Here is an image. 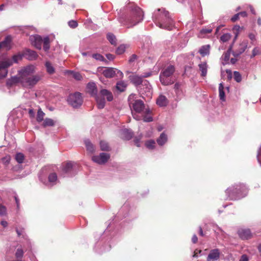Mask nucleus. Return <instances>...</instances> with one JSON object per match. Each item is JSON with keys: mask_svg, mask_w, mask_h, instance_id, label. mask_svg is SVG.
Returning a JSON list of instances; mask_svg holds the SVG:
<instances>
[{"mask_svg": "<svg viewBox=\"0 0 261 261\" xmlns=\"http://www.w3.org/2000/svg\"><path fill=\"white\" fill-rule=\"evenodd\" d=\"M30 40L32 44L37 49H40L42 46V38L38 35L31 36L30 37Z\"/></svg>", "mask_w": 261, "mask_h": 261, "instance_id": "obj_13", "label": "nucleus"}, {"mask_svg": "<svg viewBox=\"0 0 261 261\" xmlns=\"http://www.w3.org/2000/svg\"><path fill=\"white\" fill-rule=\"evenodd\" d=\"M257 160H258V162L259 163L260 165H261V146L258 151V154H257Z\"/></svg>", "mask_w": 261, "mask_h": 261, "instance_id": "obj_51", "label": "nucleus"}, {"mask_svg": "<svg viewBox=\"0 0 261 261\" xmlns=\"http://www.w3.org/2000/svg\"><path fill=\"white\" fill-rule=\"evenodd\" d=\"M152 19L155 24L163 29L171 30L174 26V21L169 15L168 11L164 8L158 9L154 11Z\"/></svg>", "mask_w": 261, "mask_h": 261, "instance_id": "obj_3", "label": "nucleus"}, {"mask_svg": "<svg viewBox=\"0 0 261 261\" xmlns=\"http://www.w3.org/2000/svg\"><path fill=\"white\" fill-rule=\"evenodd\" d=\"M137 59V56L136 55H132L129 59V62L130 63L134 62Z\"/></svg>", "mask_w": 261, "mask_h": 261, "instance_id": "obj_53", "label": "nucleus"}, {"mask_svg": "<svg viewBox=\"0 0 261 261\" xmlns=\"http://www.w3.org/2000/svg\"><path fill=\"white\" fill-rule=\"evenodd\" d=\"M219 92L220 99L222 101H225V92H224V90L220 91H219Z\"/></svg>", "mask_w": 261, "mask_h": 261, "instance_id": "obj_49", "label": "nucleus"}, {"mask_svg": "<svg viewBox=\"0 0 261 261\" xmlns=\"http://www.w3.org/2000/svg\"><path fill=\"white\" fill-rule=\"evenodd\" d=\"M73 164L71 162L66 163L62 167V171L64 173L66 174L69 172L72 169Z\"/></svg>", "mask_w": 261, "mask_h": 261, "instance_id": "obj_27", "label": "nucleus"}, {"mask_svg": "<svg viewBox=\"0 0 261 261\" xmlns=\"http://www.w3.org/2000/svg\"><path fill=\"white\" fill-rule=\"evenodd\" d=\"M72 76L75 80L78 81H80L82 79V76L79 72H72Z\"/></svg>", "mask_w": 261, "mask_h": 261, "instance_id": "obj_45", "label": "nucleus"}, {"mask_svg": "<svg viewBox=\"0 0 261 261\" xmlns=\"http://www.w3.org/2000/svg\"><path fill=\"white\" fill-rule=\"evenodd\" d=\"M192 241L193 243H197V242L198 241V238H197V237L196 234H194L192 238Z\"/></svg>", "mask_w": 261, "mask_h": 261, "instance_id": "obj_59", "label": "nucleus"}, {"mask_svg": "<svg viewBox=\"0 0 261 261\" xmlns=\"http://www.w3.org/2000/svg\"><path fill=\"white\" fill-rule=\"evenodd\" d=\"M87 92L91 95L96 96L97 93V90L96 84L93 82H90L87 86Z\"/></svg>", "mask_w": 261, "mask_h": 261, "instance_id": "obj_17", "label": "nucleus"}, {"mask_svg": "<svg viewBox=\"0 0 261 261\" xmlns=\"http://www.w3.org/2000/svg\"><path fill=\"white\" fill-rule=\"evenodd\" d=\"M12 65V61L9 59L0 62V79L6 77L8 74L7 68Z\"/></svg>", "mask_w": 261, "mask_h": 261, "instance_id": "obj_9", "label": "nucleus"}, {"mask_svg": "<svg viewBox=\"0 0 261 261\" xmlns=\"http://www.w3.org/2000/svg\"><path fill=\"white\" fill-rule=\"evenodd\" d=\"M107 39L112 44H115L116 43V39L115 36L112 33H108L107 34Z\"/></svg>", "mask_w": 261, "mask_h": 261, "instance_id": "obj_35", "label": "nucleus"}, {"mask_svg": "<svg viewBox=\"0 0 261 261\" xmlns=\"http://www.w3.org/2000/svg\"><path fill=\"white\" fill-rule=\"evenodd\" d=\"M248 36L250 40L252 41L254 40L255 39V35L253 33H250Z\"/></svg>", "mask_w": 261, "mask_h": 261, "instance_id": "obj_58", "label": "nucleus"}, {"mask_svg": "<svg viewBox=\"0 0 261 261\" xmlns=\"http://www.w3.org/2000/svg\"><path fill=\"white\" fill-rule=\"evenodd\" d=\"M24 56L29 60H34L37 58L38 55L36 51L30 49L26 50Z\"/></svg>", "mask_w": 261, "mask_h": 261, "instance_id": "obj_19", "label": "nucleus"}, {"mask_svg": "<svg viewBox=\"0 0 261 261\" xmlns=\"http://www.w3.org/2000/svg\"><path fill=\"white\" fill-rule=\"evenodd\" d=\"M125 45L124 44H121L117 48L116 50V53L118 55H121L125 51Z\"/></svg>", "mask_w": 261, "mask_h": 261, "instance_id": "obj_40", "label": "nucleus"}, {"mask_svg": "<svg viewBox=\"0 0 261 261\" xmlns=\"http://www.w3.org/2000/svg\"><path fill=\"white\" fill-rule=\"evenodd\" d=\"M85 144L87 148V150L90 152H92L94 151V147L92 144L90 142L89 140H86L85 141Z\"/></svg>", "mask_w": 261, "mask_h": 261, "instance_id": "obj_33", "label": "nucleus"}, {"mask_svg": "<svg viewBox=\"0 0 261 261\" xmlns=\"http://www.w3.org/2000/svg\"><path fill=\"white\" fill-rule=\"evenodd\" d=\"M201 252V250H197L196 249L195 251H194V253L193 255V257H197L198 256V253H200Z\"/></svg>", "mask_w": 261, "mask_h": 261, "instance_id": "obj_61", "label": "nucleus"}, {"mask_svg": "<svg viewBox=\"0 0 261 261\" xmlns=\"http://www.w3.org/2000/svg\"><path fill=\"white\" fill-rule=\"evenodd\" d=\"M106 57L109 60H113L114 59V56L110 54H107Z\"/></svg>", "mask_w": 261, "mask_h": 261, "instance_id": "obj_57", "label": "nucleus"}, {"mask_svg": "<svg viewBox=\"0 0 261 261\" xmlns=\"http://www.w3.org/2000/svg\"><path fill=\"white\" fill-rule=\"evenodd\" d=\"M175 71L173 65H169L165 70L162 71L160 75V80L164 85H169L173 83L171 76Z\"/></svg>", "mask_w": 261, "mask_h": 261, "instance_id": "obj_6", "label": "nucleus"}, {"mask_svg": "<svg viewBox=\"0 0 261 261\" xmlns=\"http://www.w3.org/2000/svg\"><path fill=\"white\" fill-rule=\"evenodd\" d=\"M10 160V157L9 156H6L3 159V162L5 164H8Z\"/></svg>", "mask_w": 261, "mask_h": 261, "instance_id": "obj_56", "label": "nucleus"}, {"mask_svg": "<svg viewBox=\"0 0 261 261\" xmlns=\"http://www.w3.org/2000/svg\"><path fill=\"white\" fill-rule=\"evenodd\" d=\"M21 58V56L19 55H15L12 58V60L14 63H17L19 60H20Z\"/></svg>", "mask_w": 261, "mask_h": 261, "instance_id": "obj_50", "label": "nucleus"}, {"mask_svg": "<svg viewBox=\"0 0 261 261\" xmlns=\"http://www.w3.org/2000/svg\"><path fill=\"white\" fill-rule=\"evenodd\" d=\"M220 255V250L218 249H214L211 250L207 255V261H215L219 259Z\"/></svg>", "mask_w": 261, "mask_h": 261, "instance_id": "obj_15", "label": "nucleus"}, {"mask_svg": "<svg viewBox=\"0 0 261 261\" xmlns=\"http://www.w3.org/2000/svg\"><path fill=\"white\" fill-rule=\"evenodd\" d=\"M179 87L180 84H179L178 83H176L174 85V88L176 91H177L179 89Z\"/></svg>", "mask_w": 261, "mask_h": 261, "instance_id": "obj_62", "label": "nucleus"}, {"mask_svg": "<svg viewBox=\"0 0 261 261\" xmlns=\"http://www.w3.org/2000/svg\"><path fill=\"white\" fill-rule=\"evenodd\" d=\"M68 103L73 108H77L83 103V98L79 92H75L69 95L67 99Z\"/></svg>", "mask_w": 261, "mask_h": 261, "instance_id": "obj_8", "label": "nucleus"}, {"mask_svg": "<svg viewBox=\"0 0 261 261\" xmlns=\"http://www.w3.org/2000/svg\"><path fill=\"white\" fill-rule=\"evenodd\" d=\"M110 158V155L107 153H101L99 155H94L92 156L93 162L98 164H103L106 163Z\"/></svg>", "mask_w": 261, "mask_h": 261, "instance_id": "obj_12", "label": "nucleus"}, {"mask_svg": "<svg viewBox=\"0 0 261 261\" xmlns=\"http://www.w3.org/2000/svg\"><path fill=\"white\" fill-rule=\"evenodd\" d=\"M135 96V94H131L128 98L134 118L137 120L143 119L145 122L152 121L153 118L149 108H146L144 103L141 100H133Z\"/></svg>", "mask_w": 261, "mask_h": 261, "instance_id": "obj_2", "label": "nucleus"}, {"mask_svg": "<svg viewBox=\"0 0 261 261\" xmlns=\"http://www.w3.org/2000/svg\"><path fill=\"white\" fill-rule=\"evenodd\" d=\"M102 98L106 97L109 101H111L113 99V96L111 92L106 89H102L100 91V95Z\"/></svg>", "mask_w": 261, "mask_h": 261, "instance_id": "obj_18", "label": "nucleus"}, {"mask_svg": "<svg viewBox=\"0 0 261 261\" xmlns=\"http://www.w3.org/2000/svg\"><path fill=\"white\" fill-rule=\"evenodd\" d=\"M247 188L244 185H236V187L228 188L226 193L231 200H236L245 196L247 193Z\"/></svg>", "mask_w": 261, "mask_h": 261, "instance_id": "obj_5", "label": "nucleus"}, {"mask_svg": "<svg viewBox=\"0 0 261 261\" xmlns=\"http://www.w3.org/2000/svg\"><path fill=\"white\" fill-rule=\"evenodd\" d=\"M141 92L142 94H145L148 97L151 96L152 93V87L148 81H144L141 88Z\"/></svg>", "mask_w": 261, "mask_h": 261, "instance_id": "obj_11", "label": "nucleus"}, {"mask_svg": "<svg viewBox=\"0 0 261 261\" xmlns=\"http://www.w3.org/2000/svg\"><path fill=\"white\" fill-rule=\"evenodd\" d=\"M69 26L71 28H75L77 27L78 24L76 21L70 20L68 22Z\"/></svg>", "mask_w": 261, "mask_h": 261, "instance_id": "obj_46", "label": "nucleus"}, {"mask_svg": "<svg viewBox=\"0 0 261 261\" xmlns=\"http://www.w3.org/2000/svg\"><path fill=\"white\" fill-rule=\"evenodd\" d=\"M231 50V47H230L226 52L224 53L222 56V58H223L224 61L225 62V63H227L229 60Z\"/></svg>", "mask_w": 261, "mask_h": 261, "instance_id": "obj_30", "label": "nucleus"}, {"mask_svg": "<svg viewBox=\"0 0 261 261\" xmlns=\"http://www.w3.org/2000/svg\"><path fill=\"white\" fill-rule=\"evenodd\" d=\"M152 74V72H148L143 73L141 76L136 74H132L129 75V79L130 82L136 86L140 85L143 83V78L147 77Z\"/></svg>", "mask_w": 261, "mask_h": 261, "instance_id": "obj_10", "label": "nucleus"}, {"mask_svg": "<svg viewBox=\"0 0 261 261\" xmlns=\"http://www.w3.org/2000/svg\"><path fill=\"white\" fill-rule=\"evenodd\" d=\"M35 67L30 65L24 67L19 71L18 76H14L9 79L7 84L11 86L13 84L20 83L24 88H33L42 79V76L39 74H34Z\"/></svg>", "mask_w": 261, "mask_h": 261, "instance_id": "obj_1", "label": "nucleus"}, {"mask_svg": "<svg viewBox=\"0 0 261 261\" xmlns=\"http://www.w3.org/2000/svg\"><path fill=\"white\" fill-rule=\"evenodd\" d=\"M248 260H249V259H248V256L244 254L241 256L239 261H248Z\"/></svg>", "mask_w": 261, "mask_h": 261, "instance_id": "obj_55", "label": "nucleus"}, {"mask_svg": "<svg viewBox=\"0 0 261 261\" xmlns=\"http://www.w3.org/2000/svg\"><path fill=\"white\" fill-rule=\"evenodd\" d=\"M167 141V137L166 135L163 133L161 134L160 137L157 140V142L159 145L162 146Z\"/></svg>", "mask_w": 261, "mask_h": 261, "instance_id": "obj_26", "label": "nucleus"}, {"mask_svg": "<svg viewBox=\"0 0 261 261\" xmlns=\"http://www.w3.org/2000/svg\"><path fill=\"white\" fill-rule=\"evenodd\" d=\"M23 251L21 249H17L16 252L15 253L16 257L18 258H21L23 256Z\"/></svg>", "mask_w": 261, "mask_h": 261, "instance_id": "obj_44", "label": "nucleus"}, {"mask_svg": "<svg viewBox=\"0 0 261 261\" xmlns=\"http://www.w3.org/2000/svg\"><path fill=\"white\" fill-rule=\"evenodd\" d=\"M259 49L257 47L254 48L252 50V57H254L259 54Z\"/></svg>", "mask_w": 261, "mask_h": 261, "instance_id": "obj_52", "label": "nucleus"}, {"mask_svg": "<svg viewBox=\"0 0 261 261\" xmlns=\"http://www.w3.org/2000/svg\"><path fill=\"white\" fill-rule=\"evenodd\" d=\"M247 47V44L246 43H242L240 44V47L238 51L235 52L234 53V56H239L240 54H242L246 49Z\"/></svg>", "mask_w": 261, "mask_h": 261, "instance_id": "obj_28", "label": "nucleus"}, {"mask_svg": "<svg viewBox=\"0 0 261 261\" xmlns=\"http://www.w3.org/2000/svg\"><path fill=\"white\" fill-rule=\"evenodd\" d=\"M45 66L48 73L53 74L55 73V68L49 62H46Z\"/></svg>", "mask_w": 261, "mask_h": 261, "instance_id": "obj_29", "label": "nucleus"}, {"mask_svg": "<svg viewBox=\"0 0 261 261\" xmlns=\"http://www.w3.org/2000/svg\"><path fill=\"white\" fill-rule=\"evenodd\" d=\"M127 85V84L125 82L119 81L117 82L116 87L117 90L120 92H123L125 90Z\"/></svg>", "mask_w": 261, "mask_h": 261, "instance_id": "obj_25", "label": "nucleus"}, {"mask_svg": "<svg viewBox=\"0 0 261 261\" xmlns=\"http://www.w3.org/2000/svg\"><path fill=\"white\" fill-rule=\"evenodd\" d=\"M54 124H55L54 121L53 119H50V118H45V120H44V122L43 123V125L44 127L52 126H54Z\"/></svg>", "mask_w": 261, "mask_h": 261, "instance_id": "obj_32", "label": "nucleus"}, {"mask_svg": "<svg viewBox=\"0 0 261 261\" xmlns=\"http://www.w3.org/2000/svg\"><path fill=\"white\" fill-rule=\"evenodd\" d=\"M234 79L237 82H240L242 80V76L238 71H234L233 73Z\"/></svg>", "mask_w": 261, "mask_h": 261, "instance_id": "obj_43", "label": "nucleus"}, {"mask_svg": "<svg viewBox=\"0 0 261 261\" xmlns=\"http://www.w3.org/2000/svg\"><path fill=\"white\" fill-rule=\"evenodd\" d=\"M57 179V175L55 173H52L48 176V181L51 183H54Z\"/></svg>", "mask_w": 261, "mask_h": 261, "instance_id": "obj_39", "label": "nucleus"}, {"mask_svg": "<svg viewBox=\"0 0 261 261\" xmlns=\"http://www.w3.org/2000/svg\"><path fill=\"white\" fill-rule=\"evenodd\" d=\"M12 38L10 36H7L5 40L0 42V49L6 48L9 50L11 48Z\"/></svg>", "mask_w": 261, "mask_h": 261, "instance_id": "obj_16", "label": "nucleus"}, {"mask_svg": "<svg viewBox=\"0 0 261 261\" xmlns=\"http://www.w3.org/2000/svg\"><path fill=\"white\" fill-rule=\"evenodd\" d=\"M239 17H240V15L238 13L235 14L233 17H231V20L232 22H235L236 21H237V20L239 19Z\"/></svg>", "mask_w": 261, "mask_h": 261, "instance_id": "obj_54", "label": "nucleus"}, {"mask_svg": "<svg viewBox=\"0 0 261 261\" xmlns=\"http://www.w3.org/2000/svg\"><path fill=\"white\" fill-rule=\"evenodd\" d=\"M133 132L128 129H124L121 131V136L123 139L129 140L133 137Z\"/></svg>", "mask_w": 261, "mask_h": 261, "instance_id": "obj_21", "label": "nucleus"}, {"mask_svg": "<svg viewBox=\"0 0 261 261\" xmlns=\"http://www.w3.org/2000/svg\"><path fill=\"white\" fill-rule=\"evenodd\" d=\"M212 30L211 29H203L201 30L200 34H207L211 33Z\"/></svg>", "mask_w": 261, "mask_h": 261, "instance_id": "obj_48", "label": "nucleus"}, {"mask_svg": "<svg viewBox=\"0 0 261 261\" xmlns=\"http://www.w3.org/2000/svg\"><path fill=\"white\" fill-rule=\"evenodd\" d=\"M239 14L240 16H241L243 17H247V14L246 12H245V11L241 12L239 13Z\"/></svg>", "mask_w": 261, "mask_h": 261, "instance_id": "obj_60", "label": "nucleus"}, {"mask_svg": "<svg viewBox=\"0 0 261 261\" xmlns=\"http://www.w3.org/2000/svg\"><path fill=\"white\" fill-rule=\"evenodd\" d=\"M199 70L201 72V75L202 76H205L207 74V70L208 66L206 62H202L198 65Z\"/></svg>", "mask_w": 261, "mask_h": 261, "instance_id": "obj_23", "label": "nucleus"}, {"mask_svg": "<svg viewBox=\"0 0 261 261\" xmlns=\"http://www.w3.org/2000/svg\"><path fill=\"white\" fill-rule=\"evenodd\" d=\"M168 102V99L163 95H160L156 99V103L160 107H165L167 105Z\"/></svg>", "mask_w": 261, "mask_h": 261, "instance_id": "obj_22", "label": "nucleus"}, {"mask_svg": "<svg viewBox=\"0 0 261 261\" xmlns=\"http://www.w3.org/2000/svg\"><path fill=\"white\" fill-rule=\"evenodd\" d=\"M42 43H43V49L45 51H47L50 47L49 37H46L42 39Z\"/></svg>", "mask_w": 261, "mask_h": 261, "instance_id": "obj_31", "label": "nucleus"}, {"mask_svg": "<svg viewBox=\"0 0 261 261\" xmlns=\"http://www.w3.org/2000/svg\"><path fill=\"white\" fill-rule=\"evenodd\" d=\"M6 214V208L5 206L0 204V216H4Z\"/></svg>", "mask_w": 261, "mask_h": 261, "instance_id": "obj_47", "label": "nucleus"}, {"mask_svg": "<svg viewBox=\"0 0 261 261\" xmlns=\"http://www.w3.org/2000/svg\"><path fill=\"white\" fill-rule=\"evenodd\" d=\"M199 53L202 57L208 55L210 53V45L207 44L202 46L199 48Z\"/></svg>", "mask_w": 261, "mask_h": 261, "instance_id": "obj_20", "label": "nucleus"}, {"mask_svg": "<svg viewBox=\"0 0 261 261\" xmlns=\"http://www.w3.org/2000/svg\"><path fill=\"white\" fill-rule=\"evenodd\" d=\"M24 159V155L21 153H18L15 155V159L18 163H22Z\"/></svg>", "mask_w": 261, "mask_h": 261, "instance_id": "obj_37", "label": "nucleus"}, {"mask_svg": "<svg viewBox=\"0 0 261 261\" xmlns=\"http://www.w3.org/2000/svg\"><path fill=\"white\" fill-rule=\"evenodd\" d=\"M134 142H135V145L138 146V147H139L140 146V144H139V139H135V140H134Z\"/></svg>", "mask_w": 261, "mask_h": 261, "instance_id": "obj_64", "label": "nucleus"}, {"mask_svg": "<svg viewBox=\"0 0 261 261\" xmlns=\"http://www.w3.org/2000/svg\"><path fill=\"white\" fill-rule=\"evenodd\" d=\"M231 36L229 34L226 33L223 34L220 38V40L223 42H225L230 39Z\"/></svg>", "mask_w": 261, "mask_h": 261, "instance_id": "obj_41", "label": "nucleus"}, {"mask_svg": "<svg viewBox=\"0 0 261 261\" xmlns=\"http://www.w3.org/2000/svg\"><path fill=\"white\" fill-rule=\"evenodd\" d=\"M154 145H155V142L154 140H152L147 141L145 143L146 146L149 149H153L154 147Z\"/></svg>", "mask_w": 261, "mask_h": 261, "instance_id": "obj_42", "label": "nucleus"}, {"mask_svg": "<svg viewBox=\"0 0 261 261\" xmlns=\"http://www.w3.org/2000/svg\"><path fill=\"white\" fill-rule=\"evenodd\" d=\"M95 97L97 102L98 108L99 109H103L105 106V98L101 97L100 96L98 95H96Z\"/></svg>", "mask_w": 261, "mask_h": 261, "instance_id": "obj_24", "label": "nucleus"}, {"mask_svg": "<svg viewBox=\"0 0 261 261\" xmlns=\"http://www.w3.org/2000/svg\"><path fill=\"white\" fill-rule=\"evenodd\" d=\"M98 71L101 72L107 78L113 77L115 75H117L120 78H122L123 76V73L120 70L112 67L104 68L103 67H99L98 68Z\"/></svg>", "mask_w": 261, "mask_h": 261, "instance_id": "obj_7", "label": "nucleus"}, {"mask_svg": "<svg viewBox=\"0 0 261 261\" xmlns=\"http://www.w3.org/2000/svg\"><path fill=\"white\" fill-rule=\"evenodd\" d=\"M249 8L250 10V11L251 12V13L253 14H255V11L254 9V8H253V7L252 6H249Z\"/></svg>", "mask_w": 261, "mask_h": 261, "instance_id": "obj_63", "label": "nucleus"}, {"mask_svg": "<svg viewBox=\"0 0 261 261\" xmlns=\"http://www.w3.org/2000/svg\"><path fill=\"white\" fill-rule=\"evenodd\" d=\"M132 10L128 16L124 21L120 20V22L123 25H126L128 28L137 24L143 19V12L142 10L137 6L133 5Z\"/></svg>", "mask_w": 261, "mask_h": 261, "instance_id": "obj_4", "label": "nucleus"}, {"mask_svg": "<svg viewBox=\"0 0 261 261\" xmlns=\"http://www.w3.org/2000/svg\"><path fill=\"white\" fill-rule=\"evenodd\" d=\"M238 233L243 240H248L252 237V234L249 229L241 228L238 230Z\"/></svg>", "mask_w": 261, "mask_h": 261, "instance_id": "obj_14", "label": "nucleus"}, {"mask_svg": "<svg viewBox=\"0 0 261 261\" xmlns=\"http://www.w3.org/2000/svg\"><path fill=\"white\" fill-rule=\"evenodd\" d=\"M100 148L102 150L108 151L109 150V146L107 142L101 141L100 142Z\"/></svg>", "mask_w": 261, "mask_h": 261, "instance_id": "obj_38", "label": "nucleus"}, {"mask_svg": "<svg viewBox=\"0 0 261 261\" xmlns=\"http://www.w3.org/2000/svg\"><path fill=\"white\" fill-rule=\"evenodd\" d=\"M92 57L96 59V60L103 61L106 63H108V61L107 60L105 59V58L99 54H95L92 55Z\"/></svg>", "mask_w": 261, "mask_h": 261, "instance_id": "obj_36", "label": "nucleus"}, {"mask_svg": "<svg viewBox=\"0 0 261 261\" xmlns=\"http://www.w3.org/2000/svg\"><path fill=\"white\" fill-rule=\"evenodd\" d=\"M44 113L41 110V109H39L37 112V121L39 122L42 121L44 116Z\"/></svg>", "mask_w": 261, "mask_h": 261, "instance_id": "obj_34", "label": "nucleus"}]
</instances>
